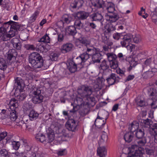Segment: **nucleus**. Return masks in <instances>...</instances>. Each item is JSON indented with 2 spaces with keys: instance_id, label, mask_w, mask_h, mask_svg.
<instances>
[{
  "instance_id": "nucleus-1",
  "label": "nucleus",
  "mask_w": 157,
  "mask_h": 157,
  "mask_svg": "<svg viewBox=\"0 0 157 157\" xmlns=\"http://www.w3.org/2000/svg\"><path fill=\"white\" fill-rule=\"evenodd\" d=\"M78 94L76 98L74 100V102L71 103V105L73 106V109L71 112H74L75 108L77 106L80 107L85 105H89L92 102H94L95 98L91 96L92 91L90 86H82L81 89L78 90Z\"/></svg>"
},
{
  "instance_id": "nucleus-2",
  "label": "nucleus",
  "mask_w": 157,
  "mask_h": 157,
  "mask_svg": "<svg viewBox=\"0 0 157 157\" xmlns=\"http://www.w3.org/2000/svg\"><path fill=\"white\" fill-rule=\"evenodd\" d=\"M137 142L138 146L133 145L131 147L123 148L120 157H143L145 150L141 147L145 145L146 140L143 138L137 141Z\"/></svg>"
},
{
  "instance_id": "nucleus-3",
  "label": "nucleus",
  "mask_w": 157,
  "mask_h": 157,
  "mask_svg": "<svg viewBox=\"0 0 157 157\" xmlns=\"http://www.w3.org/2000/svg\"><path fill=\"white\" fill-rule=\"evenodd\" d=\"M81 42L86 46L87 49L86 52L81 54L76 58V60L79 61L78 64H82L89 59V56H92L99 49L94 48L93 46H90V41L85 39H82Z\"/></svg>"
},
{
  "instance_id": "nucleus-4",
  "label": "nucleus",
  "mask_w": 157,
  "mask_h": 157,
  "mask_svg": "<svg viewBox=\"0 0 157 157\" xmlns=\"http://www.w3.org/2000/svg\"><path fill=\"white\" fill-rule=\"evenodd\" d=\"M118 18V16L116 13H113L112 15H105V19L107 22L105 28L106 30L104 32V34L106 38L109 36L111 31L116 29L115 25L112 23L116 22Z\"/></svg>"
},
{
  "instance_id": "nucleus-5",
  "label": "nucleus",
  "mask_w": 157,
  "mask_h": 157,
  "mask_svg": "<svg viewBox=\"0 0 157 157\" xmlns=\"http://www.w3.org/2000/svg\"><path fill=\"white\" fill-rule=\"evenodd\" d=\"M29 62L35 68H40L43 65V60L42 57L36 52L31 54L29 56Z\"/></svg>"
},
{
  "instance_id": "nucleus-6",
  "label": "nucleus",
  "mask_w": 157,
  "mask_h": 157,
  "mask_svg": "<svg viewBox=\"0 0 157 157\" xmlns=\"http://www.w3.org/2000/svg\"><path fill=\"white\" fill-rule=\"evenodd\" d=\"M18 106L17 100L14 98H13L10 100L9 104L8 110L11 112L10 114V117L11 120L14 121L17 117L15 109Z\"/></svg>"
},
{
  "instance_id": "nucleus-7",
  "label": "nucleus",
  "mask_w": 157,
  "mask_h": 157,
  "mask_svg": "<svg viewBox=\"0 0 157 157\" xmlns=\"http://www.w3.org/2000/svg\"><path fill=\"white\" fill-rule=\"evenodd\" d=\"M41 93L40 90L36 87L33 88L30 92V95L32 97V100L34 103H39L42 101L43 97Z\"/></svg>"
},
{
  "instance_id": "nucleus-8",
  "label": "nucleus",
  "mask_w": 157,
  "mask_h": 157,
  "mask_svg": "<svg viewBox=\"0 0 157 157\" xmlns=\"http://www.w3.org/2000/svg\"><path fill=\"white\" fill-rule=\"evenodd\" d=\"M147 92L150 98L152 100L151 105L152 109L157 108V92L156 90H154L152 88H147Z\"/></svg>"
},
{
  "instance_id": "nucleus-9",
  "label": "nucleus",
  "mask_w": 157,
  "mask_h": 157,
  "mask_svg": "<svg viewBox=\"0 0 157 157\" xmlns=\"http://www.w3.org/2000/svg\"><path fill=\"white\" fill-rule=\"evenodd\" d=\"M130 34L123 35V33H116L113 34V37L115 40H118L120 39H122L121 41V45H124L126 43L129 41L130 40L129 36Z\"/></svg>"
},
{
  "instance_id": "nucleus-10",
  "label": "nucleus",
  "mask_w": 157,
  "mask_h": 157,
  "mask_svg": "<svg viewBox=\"0 0 157 157\" xmlns=\"http://www.w3.org/2000/svg\"><path fill=\"white\" fill-rule=\"evenodd\" d=\"M79 61H78L76 59V63L72 62L71 63L69 64V66L68 67L69 71L71 73H74L77 71V68L80 69L83 67L84 66V63L82 64H78Z\"/></svg>"
},
{
  "instance_id": "nucleus-11",
  "label": "nucleus",
  "mask_w": 157,
  "mask_h": 157,
  "mask_svg": "<svg viewBox=\"0 0 157 157\" xmlns=\"http://www.w3.org/2000/svg\"><path fill=\"white\" fill-rule=\"evenodd\" d=\"M15 85L17 86L16 91L19 90L20 92H22L25 86L23 80L21 78L17 77L15 79Z\"/></svg>"
},
{
  "instance_id": "nucleus-12",
  "label": "nucleus",
  "mask_w": 157,
  "mask_h": 157,
  "mask_svg": "<svg viewBox=\"0 0 157 157\" xmlns=\"http://www.w3.org/2000/svg\"><path fill=\"white\" fill-rule=\"evenodd\" d=\"M7 54V59L8 60H9L10 63H11V60H12L11 62H12L15 60L17 55V53L15 49H12L9 50Z\"/></svg>"
},
{
  "instance_id": "nucleus-13",
  "label": "nucleus",
  "mask_w": 157,
  "mask_h": 157,
  "mask_svg": "<svg viewBox=\"0 0 157 157\" xmlns=\"http://www.w3.org/2000/svg\"><path fill=\"white\" fill-rule=\"evenodd\" d=\"M66 126L68 130L75 131L76 129L77 124L74 120L71 119L67 121Z\"/></svg>"
},
{
  "instance_id": "nucleus-14",
  "label": "nucleus",
  "mask_w": 157,
  "mask_h": 157,
  "mask_svg": "<svg viewBox=\"0 0 157 157\" xmlns=\"http://www.w3.org/2000/svg\"><path fill=\"white\" fill-rule=\"evenodd\" d=\"M16 31V27L15 26H11L9 31L8 33H6V36H5L6 37H4V38L5 41L9 40L11 38L15 36Z\"/></svg>"
},
{
  "instance_id": "nucleus-15",
  "label": "nucleus",
  "mask_w": 157,
  "mask_h": 157,
  "mask_svg": "<svg viewBox=\"0 0 157 157\" xmlns=\"http://www.w3.org/2000/svg\"><path fill=\"white\" fill-rule=\"evenodd\" d=\"M106 80L109 85H111L115 82H118L119 78L116 74L112 73L107 78Z\"/></svg>"
},
{
  "instance_id": "nucleus-16",
  "label": "nucleus",
  "mask_w": 157,
  "mask_h": 157,
  "mask_svg": "<svg viewBox=\"0 0 157 157\" xmlns=\"http://www.w3.org/2000/svg\"><path fill=\"white\" fill-rule=\"evenodd\" d=\"M73 47V45L71 43H67L62 46L60 50L62 53H65L71 51Z\"/></svg>"
},
{
  "instance_id": "nucleus-17",
  "label": "nucleus",
  "mask_w": 157,
  "mask_h": 157,
  "mask_svg": "<svg viewBox=\"0 0 157 157\" xmlns=\"http://www.w3.org/2000/svg\"><path fill=\"white\" fill-rule=\"evenodd\" d=\"M126 60L129 62L130 66L128 68V71H130L132 70V68L135 67L137 64V62L136 61L135 59L132 57L129 56L127 57L126 58Z\"/></svg>"
},
{
  "instance_id": "nucleus-18",
  "label": "nucleus",
  "mask_w": 157,
  "mask_h": 157,
  "mask_svg": "<svg viewBox=\"0 0 157 157\" xmlns=\"http://www.w3.org/2000/svg\"><path fill=\"white\" fill-rule=\"evenodd\" d=\"M130 38V41L129 42L126 43V44H125L124 45H121L123 47H125L128 51H129L130 52H131L134 50L135 48V45L132 44L130 43L132 41V35L130 34L129 36Z\"/></svg>"
},
{
  "instance_id": "nucleus-19",
  "label": "nucleus",
  "mask_w": 157,
  "mask_h": 157,
  "mask_svg": "<svg viewBox=\"0 0 157 157\" xmlns=\"http://www.w3.org/2000/svg\"><path fill=\"white\" fill-rule=\"evenodd\" d=\"M101 56L100 50L99 49L91 56L92 61L94 63L99 62L101 58Z\"/></svg>"
},
{
  "instance_id": "nucleus-20",
  "label": "nucleus",
  "mask_w": 157,
  "mask_h": 157,
  "mask_svg": "<svg viewBox=\"0 0 157 157\" xmlns=\"http://www.w3.org/2000/svg\"><path fill=\"white\" fill-rule=\"evenodd\" d=\"M47 136L48 138V140H47V143L48 144L52 142L54 140L55 138V134L54 131L52 130L51 128H49L48 130H47Z\"/></svg>"
},
{
  "instance_id": "nucleus-21",
  "label": "nucleus",
  "mask_w": 157,
  "mask_h": 157,
  "mask_svg": "<svg viewBox=\"0 0 157 157\" xmlns=\"http://www.w3.org/2000/svg\"><path fill=\"white\" fill-rule=\"evenodd\" d=\"M150 133L151 135L154 136V141L157 143V123L154 124L150 129Z\"/></svg>"
},
{
  "instance_id": "nucleus-22",
  "label": "nucleus",
  "mask_w": 157,
  "mask_h": 157,
  "mask_svg": "<svg viewBox=\"0 0 157 157\" xmlns=\"http://www.w3.org/2000/svg\"><path fill=\"white\" fill-rule=\"evenodd\" d=\"M134 133L132 132L129 131L126 132L124 136V139L126 142L129 143L131 142L133 137Z\"/></svg>"
},
{
  "instance_id": "nucleus-23",
  "label": "nucleus",
  "mask_w": 157,
  "mask_h": 157,
  "mask_svg": "<svg viewBox=\"0 0 157 157\" xmlns=\"http://www.w3.org/2000/svg\"><path fill=\"white\" fill-rule=\"evenodd\" d=\"M139 127V124L136 121H134L132 123L129 125V129L133 133L134 132L136 131L138 129Z\"/></svg>"
},
{
  "instance_id": "nucleus-24",
  "label": "nucleus",
  "mask_w": 157,
  "mask_h": 157,
  "mask_svg": "<svg viewBox=\"0 0 157 157\" xmlns=\"http://www.w3.org/2000/svg\"><path fill=\"white\" fill-rule=\"evenodd\" d=\"M97 153L100 157H105L107 155V150L105 147H99L97 149Z\"/></svg>"
},
{
  "instance_id": "nucleus-25",
  "label": "nucleus",
  "mask_w": 157,
  "mask_h": 157,
  "mask_svg": "<svg viewBox=\"0 0 157 157\" xmlns=\"http://www.w3.org/2000/svg\"><path fill=\"white\" fill-rule=\"evenodd\" d=\"M154 149V147H147L145 148L146 153L149 155V157H155L157 155V151Z\"/></svg>"
},
{
  "instance_id": "nucleus-26",
  "label": "nucleus",
  "mask_w": 157,
  "mask_h": 157,
  "mask_svg": "<svg viewBox=\"0 0 157 157\" xmlns=\"http://www.w3.org/2000/svg\"><path fill=\"white\" fill-rule=\"evenodd\" d=\"M83 3L82 0H75L71 4L70 7L73 9L76 8L77 7L79 8L82 6Z\"/></svg>"
},
{
  "instance_id": "nucleus-27",
  "label": "nucleus",
  "mask_w": 157,
  "mask_h": 157,
  "mask_svg": "<svg viewBox=\"0 0 157 157\" xmlns=\"http://www.w3.org/2000/svg\"><path fill=\"white\" fill-rule=\"evenodd\" d=\"M90 17L93 21H101L103 17L101 14L96 13L91 14Z\"/></svg>"
},
{
  "instance_id": "nucleus-28",
  "label": "nucleus",
  "mask_w": 157,
  "mask_h": 157,
  "mask_svg": "<svg viewBox=\"0 0 157 157\" xmlns=\"http://www.w3.org/2000/svg\"><path fill=\"white\" fill-rule=\"evenodd\" d=\"M89 14L88 13L84 11H80L77 12L75 14V16L78 19H83L86 18Z\"/></svg>"
},
{
  "instance_id": "nucleus-29",
  "label": "nucleus",
  "mask_w": 157,
  "mask_h": 157,
  "mask_svg": "<svg viewBox=\"0 0 157 157\" xmlns=\"http://www.w3.org/2000/svg\"><path fill=\"white\" fill-rule=\"evenodd\" d=\"M57 25L58 26V28L56 29V32L53 33L54 35H56V34L58 35V34L59 33V30H60L61 32H62L63 31V21H58Z\"/></svg>"
},
{
  "instance_id": "nucleus-30",
  "label": "nucleus",
  "mask_w": 157,
  "mask_h": 157,
  "mask_svg": "<svg viewBox=\"0 0 157 157\" xmlns=\"http://www.w3.org/2000/svg\"><path fill=\"white\" fill-rule=\"evenodd\" d=\"M109 62L105 60H103L101 63L99 67L101 71H102L101 70L103 71V72L107 70L109 68Z\"/></svg>"
},
{
  "instance_id": "nucleus-31",
  "label": "nucleus",
  "mask_w": 157,
  "mask_h": 157,
  "mask_svg": "<svg viewBox=\"0 0 157 157\" xmlns=\"http://www.w3.org/2000/svg\"><path fill=\"white\" fill-rule=\"evenodd\" d=\"M35 138L36 140L41 143L46 142V140L45 136L41 133H39L36 134L35 136Z\"/></svg>"
},
{
  "instance_id": "nucleus-32",
  "label": "nucleus",
  "mask_w": 157,
  "mask_h": 157,
  "mask_svg": "<svg viewBox=\"0 0 157 157\" xmlns=\"http://www.w3.org/2000/svg\"><path fill=\"white\" fill-rule=\"evenodd\" d=\"M142 122H143L142 125L146 128H148L149 129V131L151 128H152L151 127V124L152 123V121L148 118L146 120H143Z\"/></svg>"
},
{
  "instance_id": "nucleus-33",
  "label": "nucleus",
  "mask_w": 157,
  "mask_h": 157,
  "mask_svg": "<svg viewBox=\"0 0 157 157\" xmlns=\"http://www.w3.org/2000/svg\"><path fill=\"white\" fill-rule=\"evenodd\" d=\"M66 32L69 34L74 36L77 33L76 28L74 26L71 25L68 27L66 29Z\"/></svg>"
},
{
  "instance_id": "nucleus-34",
  "label": "nucleus",
  "mask_w": 157,
  "mask_h": 157,
  "mask_svg": "<svg viewBox=\"0 0 157 157\" xmlns=\"http://www.w3.org/2000/svg\"><path fill=\"white\" fill-rule=\"evenodd\" d=\"M62 19V20L61 21H63H63L67 24H69L72 21L73 18L70 15L64 14L63 15Z\"/></svg>"
},
{
  "instance_id": "nucleus-35",
  "label": "nucleus",
  "mask_w": 157,
  "mask_h": 157,
  "mask_svg": "<svg viewBox=\"0 0 157 157\" xmlns=\"http://www.w3.org/2000/svg\"><path fill=\"white\" fill-rule=\"evenodd\" d=\"M29 116L30 119L33 121L36 120L38 117L39 114L35 110H32L30 112Z\"/></svg>"
},
{
  "instance_id": "nucleus-36",
  "label": "nucleus",
  "mask_w": 157,
  "mask_h": 157,
  "mask_svg": "<svg viewBox=\"0 0 157 157\" xmlns=\"http://www.w3.org/2000/svg\"><path fill=\"white\" fill-rule=\"evenodd\" d=\"M33 108V105L31 103L29 102H25L23 106V109L24 113H25L27 111L30 110Z\"/></svg>"
},
{
  "instance_id": "nucleus-37",
  "label": "nucleus",
  "mask_w": 157,
  "mask_h": 157,
  "mask_svg": "<svg viewBox=\"0 0 157 157\" xmlns=\"http://www.w3.org/2000/svg\"><path fill=\"white\" fill-rule=\"evenodd\" d=\"M15 22L14 21H9L4 23L1 27L3 28L6 31H7V30L10 27V28H11V26H15V25H12V24Z\"/></svg>"
},
{
  "instance_id": "nucleus-38",
  "label": "nucleus",
  "mask_w": 157,
  "mask_h": 157,
  "mask_svg": "<svg viewBox=\"0 0 157 157\" xmlns=\"http://www.w3.org/2000/svg\"><path fill=\"white\" fill-rule=\"evenodd\" d=\"M106 9L109 13H113L112 14V15L113 13L115 10V6L114 4L112 2H108Z\"/></svg>"
},
{
  "instance_id": "nucleus-39",
  "label": "nucleus",
  "mask_w": 157,
  "mask_h": 157,
  "mask_svg": "<svg viewBox=\"0 0 157 157\" xmlns=\"http://www.w3.org/2000/svg\"><path fill=\"white\" fill-rule=\"evenodd\" d=\"M7 67V64L4 59L0 56V69L3 71L6 70Z\"/></svg>"
},
{
  "instance_id": "nucleus-40",
  "label": "nucleus",
  "mask_w": 157,
  "mask_h": 157,
  "mask_svg": "<svg viewBox=\"0 0 157 157\" xmlns=\"http://www.w3.org/2000/svg\"><path fill=\"white\" fill-rule=\"evenodd\" d=\"M39 14V12L38 11H36L31 15L29 18V21L32 23L34 22L36 19L37 16Z\"/></svg>"
},
{
  "instance_id": "nucleus-41",
  "label": "nucleus",
  "mask_w": 157,
  "mask_h": 157,
  "mask_svg": "<svg viewBox=\"0 0 157 157\" xmlns=\"http://www.w3.org/2000/svg\"><path fill=\"white\" fill-rule=\"evenodd\" d=\"M152 62L151 58H149L147 59L143 65V70H144L146 68L148 67H151V64Z\"/></svg>"
},
{
  "instance_id": "nucleus-42",
  "label": "nucleus",
  "mask_w": 157,
  "mask_h": 157,
  "mask_svg": "<svg viewBox=\"0 0 157 157\" xmlns=\"http://www.w3.org/2000/svg\"><path fill=\"white\" fill-rule=\"evenodd\" d=\"M107 56L109 62H111L116 60L117 58L116 55L113 53H108Z\"/></svg>"
},
{
  "instance_id": "nucleus-43",
  "label": "nucleus",
  "mask_w": 157,
  "mask_h": 157,
  "mask_svg": "<svg viewBox=\"0 0 157 157\" xmlns=\"http://www.w3.org/2000/svg\"><path fill=\"white\" fill-rule=\"evenodd\" d=\"M135 133L136 137L138 139L142 138L144 136V133L143 129H139Z\"/></svg>"
},
{
  "instance_id": "nucleus-44",
  "label": "nucleus",
  "mask_w": 157,
  "mask_h": 157,
  "mask_svg": "<svg viewBox=\"0 0 157 157\" xmlns=\"http://www.w3.org/2000/svg\"><path fill=\"white\" fill-rule=\"evenodd\" d=\"M153 75V73L152 71H151L149 69L147 71H146L143 75L144 78L145 79L151 78Z\"/></svg>"
},
{
  "instance_id": "nucleus-45",
  "label": "nucleus",
  "mask_w": 157,
  "mask_h": 157,
  "mask_svg": "<svg viewBox=\"0 0 157 157\" xmlns=\"http://www.w3.org/2000/svg\"><path fill=\"white\" fill-rule=\"evenodd\" d=\"M108 139V136L106 133H104L102 134L101 139L99 142V144L100 145L102 143H105L107 142Z\"/></svg>"
},
{
  "instance_id": "nucleus-46",
  "label": "nucleus",
  "mask_w": 157,
  "mask_h": 157,
  "mask_svg": "<svg viewBox=\"0 0 157 157\" xmlns=\"http://www.w3.org/2000/svg\"><path fill=\"white\" fill-rule=\"evenodd\" d=\"M13 135L10 133H8L5 139V144L11 143L14 140L13 139Z\"/></svg>"
},
{
  "instance_id": "nucleus-47",
  "label": "nucleus",
  "mask_w": 157,
  "mask_h": 157,
  "mask_svg": "<svg viewBox=\"0 0 157 157\" xmlns=\"http://www.w3.org/2000/svg\"><path fill=\"white\" fill-rule=\"evenodd\" d=\"M39 42L49 43L50 42V38L47 34H45L39 40Z\"/></svg>"
},
{
  "instance_id": "nucleus-48",
  "label": "nucleus",
  "mask_w": 157,
  "mask_h": 157,
  "mask_svg": "<svg viewBox=\"0 0 157 157\" xmlns=\"http://www.w3.org/2000/svg\"><path fill=\"white\" fill-rule=\"evenodd\" d=\"M137 105L140 107H143L145 105V101L137 97L135 99Z\"/></svg>"
},
{
  "instance_id": "nucleus-49",
  "label": "nucleus",
  "mask_w": 157,
  "mask_h": 157,
  "mask_svg": "<svg viewBox=\"0 0 157 157\" xmlns=\"http://www.w3.org/2000/svg\"><path fill=\"white\" fill-rule=\"evenodd\" d=\"M24 47L28 50L34 51L38 50L37 48H36L35 45L27 44L25 45Z\"/></svg>"
},
{
  "instance_id": "nucleus-50",
  "label": "nucleus",
  "mask_w": 157,
  "mask_h": 157,
  "mask_svg": "<svg viewBox=\"0 0 157 157\" xmlns=\"http://www.w3.org/2000/svg\"><path fill=\"white\" fill-rule=\"evenodd\" d=\"M2 27H0V38L4 41H5L4 38L5 37V36H6V31L5 29Z\"/></svg>"
},
{
  "instance_id": "nucleus-51",
  "label": "nucleus",
  "mask_w": 157,
  "mask_h": 157,
  "mask_svg": "<svg viewBox=\"0 0 157 157\" xmlns=\"http://www.w3.org/2000/svg\"><path fill=\"white\" fill-rule=\"evenodd\" d=\"M83 24L81 22L80 19L77 20H75L74 22V26L76 29H80L82 26Z\"/></svg>"
},
{
  "instance_id": "nucleus-52",
  "label": "nucleus",
  "mask_w": 157,
  "mask_h": 157,
  "mask_svg": "<svg viewBox=\"0 0 157 157\" xmlns=\"http://www.w3.org/2000/svg\"><path fill=\"white\" fill-rule=\"evenodd\" d=\"M83 24L81 22L80 19L77 20H75L74 22V26L76 29H80L82 26Z\"/></svg>"
},
{
  "instance_id": "nucleus-53",
  "label": "nucleus",
  "mask_w": 157,
  "mask_h": 157,
  "mask_svg": "<svg viewBox=\"0 0 157 157\" xmlns=\"http://www.w3.org/2000/svg\"><path fill=\"white\" fill-rule=\"evenodd\" d=\"M13 149L15 150H17L19 148L20 142L19 141H13L11 143Z\"/></svg>"
},
{
  "instance_id": "nucleus-54",
  "label": "nucleus",
  "mask_w": 157,
  "mask_h": 157,
  "mask_svg": "<svg viewBox=\"0 0 157 157\" xmlns=\"http://www.w3.org/2000/svg\"><path fill=\"white\" fill-rule=\"evenodd\" d=\"M0 157H8V151L4 149H2L0 151Z\"/></svg>"
},
{
  "instance_id": "nucleus-55",
  "label": "nucleus",
  "mask_w": 157,
  "mask_h": 157,
  "mask_svg": "<svg viewBox=\"0 0 157 157\" xmlns=\"http://www.w3.org/2000/svg\"><path fill=\"white\" fill-rule=\"evenodd\" d=\"M111 68L114 69H117L118 67V64L117 60L109 62Z\"/></svg>"
},
{
  "instance_id": "nucleus-56",
  "label": "nucleus",
  "mask_w": 157,
  "mask_h": 157,
  "mask_svg": "<svg viewBox=\"0 0 157 157\" xmlns=\"http://www.w3.org/2000/svg\"><path fill=\"white\" fill-rule=\"evenodd\" d=\"M22 140L24 143V145L25 150H26L27 151H30L32 147L31 144L29 143H27L26 142L25 143V141H23L22 140Z\"/></svg>"
},
{
  "instance_id": "nucleus-57",
  "label": "nucleus",
  "mask_w": 157,
  "mask_h": 157,
  "mask_svg": "<svg viewBox=\"0 0 157 157\" xmlns=\"http://www.w3.org/2000/svg\"><path fill=\"white\" fill-rule=\"evenodd\" d=\"M117 59H119L121 62H124L125 60V55H124L121 53H119L117 56Z\"/></svg>"
},
{
  "instance_id": "nucleus-58",
  "label": "nucleus",
  "mask_w": 157,
  "mask_h": 157,
  "mask_svg": "<svg viewBox=\"0 0 157 157\" xmlns=\"http://www.w3.org/2000/svg\"><path fill=\"white\" fill-rule=\"evenodd\" d=\"M147 51H143L140 53L138 56L139 57H140L141 58H140V59L141 60L144 58H145L147 56Z\"/></svg>"
},
{
  "instance_id": "nucleus-59",
  "label": "nucleus",
  "mask_w": 157,
  "mask_h": 157,
  "mask_svg": "<svg viewBox=\"0 0 157 157\" xmlns=\"http://www.w3.org/2000/svg\"><path fill=\"white\" fill-rule=\"evenodd\" d=\"M16 92H15L14 94L15 96H17L19 100H23L26 98V95L25 93H22L21 94H20L19 96H18L16 95Z\"/></svg>"
},
{
  "instance_id": "nucleus-60",
  "label": "nucleus",
  "mask_w": 157,
  "mask_h": 157,
  "mask_svg": "<svg viewBox=\"0 0 157 157\" xmlns=\"http://www.w3.org/2000/svg\"><path fill=\"white\" fill-rule=\"evenodd\" d=\"M58 58V54L56 53H53L50 56V59L52 61L57 60Z\"/></svg>"
},
{
  "instance_id": "nucleus-61",
  "label": "nucleus",
  "mask_w": 157,
  "mask_h": 157,
  "mask_svg": "<svg viewBox=\"0 0 157 157\" xmlns=\"http://www.w3.org/2000/svg\"><path fill=\"white\" fill-rule=\"evenodd\" d=\"M7 132L6 131H4L0 133V141L3 140L5 137H6L8 134Z\"/></svg>"
},
{
  "instance_id": "nucleus-62",
  "label": "nucleus",
  "mask_w": 157,
  "mask_h": 157,
  "mask_svg": "<svg viewBox=\"0 0 157 157\" xmlns=\"http://www.w3.org/2000/svg\"><path fill=\"white\" fill-rule=\"evenodd\" d=\"M67 153V151L65 149H62L57 152V154L59 156H62L66 154Z\"/></svg>"
},
{
  "instance_id": "nucleus-63",
  "label": "nucleus",
  "mask_w": 157,
  "mask_h": 157,
  "mask_svg": "<svg viewBox=\"0 0 157 157\" xmlns=\"http://www.w3.org/2000/svg\"><path fill=\"white\" fill-rule=\"evenodd\" d=\"M31 156L32 157H40V155L39 151L32 152L31 153Z\"/></svg>"
},
{
  "instance_id": "nucleus-64",
  "label": "nucleus",
  "mask_w": 157,
  "mask_h": 157,
  "mask_svg": "<svg viewBox=\"0 0 157 157\" xmlns=\"http://www.w3.org/2000/svg\"><path fill=\"white\" fill-rule=\"evenodd\" d=\"M133 40L134 42L136 43H138L140 41V37L139 35H136L133 38Z\"/></svg>"
}]
</instances>
